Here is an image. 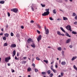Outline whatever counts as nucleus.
Masks as SVG:
<instances>
[{"label":"nucleus","instance_id":"1","mask_svg":"<svg viewBox=\"0 0 77 77\" xmlns=\"http://www.w3.org/2000/svg\"><path fill=\"white\" fill-rule=\"evenodd\" d=\"M49 10L50 9H45V11H47L45 12L43 14H42V16H47V15H48L49 14H50V12H49Z\"/></svg>","mask_w":77,"mask_h":77},{"label":"nucleus","instance_id":"2","mask_svg":"<svg viewBox=\"0 0 77 77\" xmlns=\"http://www.w3.org/2000/svg\"><path fill=\"white\" fill-rule=\"evenodd\" d=\"M66 29L68 30H69L70 32H72V29H71V26L70 25H67L66 27Z\"/></svg>","mask_w":77,"mask_h":77},{"label":"nucleus","instance_id":"3","mask_svg":"<svg viewBox=\"0 0 77 77\" xmlns=\"http://www.w3.org/2000/svg\"><path fill=\"white\" fill-rule=\"evenodd\" d=\"M18 9L15 8L11 9V11H12V12H15V13H17V12L18 11Z\"/></svg>","mask_w":77,"mask_h":77},{"label":"nucleus","instance_id":"4","mask_svg":"<svg viewBox=\"0 0 77 77\" xmlns=\"http://www.w3.org/2000/svg\"><path fill=\"white\" fill-rule=\"evenodd\" d=\"M10 59H11V57H6L5 59V62H8Z\"/></svg>","mask_w":77,"mask_h":77},{"label":"nucleus","instance_id":"5","mask_svg":"<svg viewBox=\"0 0 77 77\" xmlns=\"http://www.w3.org/2000/svg\"><path fill=\"white\" fill-rule=\"evenodd\" d=\"M33 39H31V38H29L27 40V42L28 43H30V42H33Z\"/></svg>","mask_w":77,"mask_h":77},{"label":"nucleus","instance_id":"6","mask_svg":"<svg viewBox=\"0 0 77 77\" xmlns=\"http://www.w3.org/2000/svg\"><path fill=\"white\" fill-rule=\"evenodd\" d=\"M42 38V37H41V35H40L39 36L38 38H37V40H38V42H39V41Z\"/></svg>","mask_w":77,"mask_h":77},{"label":"nucleus","instance_id":"7","mask_svg":"<svg viewBox=\"0 0 77 77\" xmlns=\"http://www.w3.org/2000/svg\"><path fill=\"white\" fill-rule=\"evenodd\" d=\"M57 33L58 35H60L63 36H65V35H64V34H61L60 32L59 31H57Z\"/></svg>","mask_w":77,"mask_h":77},{"label":"nucleus","instance_id":"8","mask_svg":"<svg viewBox=\"0 0 77 77\" xmlns=\"http://www.w3.org/2000/svg\"><path fill=\"white\" fill-rule=\"evenodd\" d=\"M71 42V39H68L67 40H66V43L68 44V43H69Z\"/></svg>","mask_w":77,"mask_h":77},{"label":"nucleus","instance_id":"9","mask_svg":"<svg viewBox=\"0 0 77 77\" xmlns=\"http://www.w3.org/2000/svg\"><path fill=\"white\" fill-rule=\"evenodd\" d=\"M11 47L12 48H14L15 47H16V45L15 44H12L11 46Z\"/></svg>","mask_w":77,"mask_h":77},{"label":"nucleus","instance_id":"10","mask_svg":"<svg viewBox=\"0 0 77 77\" xmlns=\"http://www.w3.org/2000/svg\"><path fill=\"white\" fill-rule=\"evenodd\" d=\"M31 46L32 48H35V44L33 43L31 45Z\"/></svg>","mask_w":77,"mask_h":77},{"label":"nucleus","instance_id":"11","mask_svg":"<svg viewBox=\"0 0 77 77\" xmlns=\"http://www.w3.org/2000/svg\"><path fill=\"white\" fill-rule=\"evenodd\" d=\"M45 33L46 35H48L49 33V30L48 29H47L46 30H45Z\"/></svg>","mask_w":77,"mask_h":77},{"label":"nucleus","instance_id":"12","mask_svg":"<svg viewBox=\"0 0 77 77\" xmlns=\"http://www.w3.org/2000/svg\"><path fill=\"white\" fill-rule=\"evenodd\" d=\"M51 69L52 71H53V72L54 73L56 72H57V71H56V70L53 69V68L51 67Z\"/></svg>","mask_w":77,"mask_h":77},{"label":"nucleus","instance_id":"13","mask_svg":"<svg viewBox=\"0 0 77 77\" xmlns=\"http://www.w3.org/2000/svg\"><path fill=\"white\" fill-rule=\"evenodd\" d=\"M13 57H14V56L15 55V54H16V51L15 50H14L13 51Z\"/></svg>","mask_w":77,"mask_h":77},{"label":"nucleus","instance_id":"14","mask_svg":"<svg viewBox=\"0 0 77 77\" xmlns=\"http://www.w3.org/2000/svg\"><path fill=\"white\" fill-rule=\"evenodd\" d=\"M61 65H66V62L64 61H63L61 62Z\"/></svg>","mask_w":77,"mask_h":77},{"label":"nucleus","instance_id":"15","mask_svg":"<svg viewBox=\"0 0 77 77\" xmlns=\"http://www.w3.org/2000/svg\"><path fill=\"white\" fill-rule=\"evenodd\" d=\"M60 29L61 30H62V31L63 32L65 33V30H64V29H63V28L61 27L60 28Z\"/></svg>","mask_w":77,"mask_h":77},{"label":"nucleus","instance_id":"16","mask_svg":"<svg viewBox=\"0 0 77 77\" xmlns=\"http://www.w3.org/2000/svg\"><path fill=\"white\" fill-rule=\"evenodd\" d=\"M60 29L61 30H62V31L63 32L65 33V30H64V29H63V28L61 27L60 28Z\"/></svg>","mask_w":77,"mask_h":77},{"label":"nucleus","instance_id":"17","mask_svg":"<svg viewBox=\"0 0 77 77\" xmlns=\"http://www.w3.org/2000/svg\"><path fill=\"white\" fill-rule=\"evenodd\" d=\"M77 58V57H73L72 59V60L73 61L74 60H75V59Z\"/></svg>","mask_w":77,"mask_h":77},{"label":"nucleus","instance_id":"18","mask_svg":"<svg viewBox=\"0 0 77 77\" xmlns=\"http://www.w3.org/2000/svg\"><path fill=\"white\" fill-rule=\"evenodd\" d=\"M66 35L67 36H68V37H69V38H70V37H71V35H69V34L68 33H66Z\"/></svg>","mask_w":77,"mask_h":77},{"label":"nucleus","instance_id":"19","mask_svg":"<svg viewBox=\"0 0 77 77\" xmlns=\"http://www.w3.org/2000/svg\"><path fill=\"white\" fill-rule=\"evenodd\" d=\"M46 73L45 72H42V75H44V76H45L46 75L45 74Z\"/></svg>","mask_w":77,"mask_h":77},{"label":"nucleus","instance_id":"20","mask_svg":"<svg viewBox=\"0 0 77 77\" xmlns=\"http://www.w3.org/2000/svg\"><path fill=\"white\" fill-rule=\"evenodd\" d=\"M57 49L58 50H59V51H61V50H62V48L60 47L57 48Z\"/></svg>","mask_w":77,"mask_h":77},{"label":"nucleus","instance_id":"21","mask_svg":"<svg viewBox=\"0 0 77 77\" xmlns=\"http://www.w3.org/2000/svg\"><path fill=\"white\" fill-rule=\"evenodd\" d=\"M0 3L1 4H4L5 3V1H1L0 2Z\"/></svg>","mask_w":77,"mask_h":77},{"label":"nucleus","instance_id":"22","mask_svg":"<svg viewBox=\"0 0 77 77\" xmlns=\"http://www.w3.org/2000/svg\"><path fill=\"white\" fill-rule=\"evenodd\" d=\"M4 35L6 37H8L9 36V34H8L7 33L5 34Z\"/></svg>","mask_w":77,"mask_h":77},{"label":"nucleus","instance_id":"23","mask_svg":"<svg viewBox=\"0 0 77 77\" xmlns=\"http://www.w3.org/2000/svg\"><path fill=\"white\" fill-rule=\"evenodd\" d=\"M22 64H25V63H26V61H23L22 62Z\"/></svg>","mask_w":77,"mask_h":77},{"label":"nucleus","instance_id":"24","mask_svg":"<svg viewBox=\"0 0 77 77\" xmlns=\"http://www.w3.org/2000/svg\"><path fill=\"white\" fill-rule=\"evenodd\" d=\"M72 34H74V35L77 34V32H74V31H72Z\"/></svg>","mask_w":77,"mask_h":77},{"label":"nucleus","instance_id":"25","mask_svg":"<svg viewBox=\"0 0 77 77\" xmlns=\"http://www.w3.org/2000/svg\"><path fill=\"white\" fill-rule=\"evenodd\" d=\"M63 20H68V18L66 17H63Z\"/></svg>","mask_w":77,"mask_h":77},{"label":"nucleus","instance_id":"26","mask_svg":"<svg viewBox=\"0 0 77 77\" xmlns=\"http://www.w3.org/2000/svg\"><path fill=\"white\" fill-rule=\"evenodd\" d=\"M73 68L74 69H75V70H76V71H77V67H76V66H75V65H74L73 66Z\"/></svg>","mask_w":77,"mask_h":77},{"label":"nucleus","instance_id":"27","mask_svg":"<svg viewBox=\"0 0 77 77\" xmlns=\"http://www.w3.org/2000/svg\"><path fill=\"white\" fill-rule=\"evenodd\" d=\"M47 73L48 74H50L51 73V71L50 70H49L47 71Z\"/></svg>","mask_w":77,"mask_h":77},{"label":"nucleus","instance_id":"28","mask_svg":"<svg viewBox=\"0 0 77 77\" xmlns=\"http://www.w3.org/2000/svg\"><path fill=\"white\" fill-rule=\"evenodd\" d=\"M7 46H8V44L6 43H5L4 45V47H6Z\"/></svg>","mask_w":77,"mask_h":77},{"label":"nucleus","instance_id":"29","mask_svg":"<svg viewBox=\"0 0 77 77\" xmlns=\"http://www.w3.org/2000/svg\"><path fill=\"white\" fill-rule=\"evenodd\" d=\"M27 69L28 71H29V72L31 71V68H30V67L28 68Z\"/></svg>","mask_w":77,"mask_h":77},{"label":"nucleus","instance_id":"30","mask_svg":"<svg viewBox=\"0 0 77 77\" xmlns=\"http://www.w3.org/2000/svg\"><path fill=\"white\" fill-rule=\"evenodd\" d=\"M37 26L38 29H41V26H39V25H38Z\"/></svg>","mask_w":77,"mask_h":77},{"label":"nucleus","instance_id":"31","mask_svg":"<svg viewBox=\"0 0 77 77\" xmlns=\"http://www.w3.org/2000/svg\"><path fill=\"white\" fill-rule=\"evenodd\" d=\"M53 12L54 14H56V9H54L53 10Z\"/></svg>","mask_w":77,"mask_h":77},{"label":"nucleus","instance_id":"32","mask_svg":"<svg viewBox=\"0 0 77 77\" xmlns=\"http://www.w3.org/2000/svg\"><path fill=\"white\" fill-rule=\"evenodd\" d=\"M41 5L42 7H44L45 6V4L43 5L42 4H41Z\"/></svg>","mask_w":77,"mask_h":77},{"label":"nucleus","instance_id":"33","mask_svg":"<svg viewBox=\"0 0 77 77\" xmlns=\"http://www.w3.org/2000/svg\"><path fill=\"white\" fill-rule=\"evenodd\" d=\"M44 62H45V63H48V60H44Z\"/></svg>","mask_w":77,"mask_h":77},{"label":"nucleus","instance_id":"34","mask_svg":"<svg viewBox=\"0 0 77 77\" xmlns=\"http://www.w3.org/2000/svg\"><path fill=\"white\" fill-rule=\"evenodd\" d=\"M72 15L73 17H75L76 15V14L75 13H73L72 14Z\"/></svg>","mask_w":77,"mask_h":77},{"label":"nucleus","instance_id":"35","mask_svg":"<svg viewBox=\"0 0 77 77\" xmlns=\"http://www.w3.org/2000/svg\"><path fill=\"white\" fill-rule=\"evenodd\" d=\"M3 39L5 41L6 40V37H3Z\"/></svg>","mask_w":77,"mask_h":77},{"label":"nucleus","instance_id":"36","mask_svg":"<svg viewBox=\"0 0 77 77\" xmlns=\"http://www.w3.org/2000/svg\"><path fill=\"white\" fill-rule=\"evenodd\" d=\"M49 19L50 20H51V21H53V19L51 17H49Z\"/></svg>","mask_w":77,"mask_h":77},{"label":"nucleus","instance_id":"37","mask_svg":"<svg viewBox=\"0 0 77 77\" xmlns=\"http://www.w3.org/2000/svg\"><path fill=\"white\" fill-rule=\"evenodd\" d=\"M53 73H51L50 75V77H53Z\"/></svg>","mask_w":77,"mask_h":77},{"label":"nucleus","instance_id":"38","mask_svg":"<svg viewBox=\"0 0 77 77\" xmlns=\"http://www.w3.org/2000/svg\"><path fill=\"white\" fill-rule=\"evenodd\" d=\"M35 72H37L38 71V70L36 69H35Z\"/></svg>","mask_w":77,"mask_h":77},{"label":"nucleus","instance_id":"39","mask_svg":"<svg viewBox=\"0 0 77 77\" xmlns=\"http://www.w3.org/2000/svg\"><path fill=\"white\" fill-rule=\"evenodd\" d=\"M11 36H14V33L12 32H11Z\"/></svg>","mask_w":77,"mask_h":77},{"label":"nucleus","instance_id":"40","mask_svg":"<svg viewBox=\"0 0 77 77\" xmlns=\"http://www.w3.org/2000/svg\"><path fill=\"white\" fill-rule=\"evenodd\" d=\"M37 33H38L39 34H40V33H41V32L39 30H37Z\"/></svg>","mask_w":77,"mask_h":77},{"label":"nucleus","instance_id":"41","mask_svg":"<svg viewBox=\"0 0 77 77\" xmlns=\"http://www.w3.org/2000/svg\"><path fill=\"white\" fill-rule=\"evenodd\" d=\"M64 53H65V51H62V54H64Z\"/></svg>","mask_w":77,"mask_h":77},{"label":"nucleus","instance_id":"42","mask_svg":"<svg viewBox=\"0 0 77 77\" xmlns=\"http://www.w3.org/2000/svg\"><path fill=\"white\" fill-rule=\"evenodd\" d=\"M63 72H61V76H63Z\"/></svg>","mask_w":77,"mask_h":77},{"label":"nucleus","instance_id":"43","mask_svg":"<svg viewBox=\"0 0 77 77\" xmlns=\"http://www.w3.org/2000/svg\"><path fill=\"white\" fill-rule=\"evenodd\" d=\"M8 17H10L11 15L10 14V13H9V12L8 13Z\"/></svg>","mask_w":77,"mask_h":77},{"label":"nucleus","instance_id":"44","mask_svg":"<svg viewBox=\"0 0 77 77\" xmlns=\"http://www.w3.org/2000/svg\"><path fill=\"white\" fill-rule=\"evenodd\" d=\"M30 23H34V21L33 20H31L30 21Z\"/></svg>","mask_w":77,"mask_h":77},{"label":"nucleus","instance_id":"45","mask_svg":"<svg viewBox=\"0 0 77 77\" xmlns=\"http://www.w3.org/2000/svg\"><path fill=\"white\" fill-rule=\"evenodd\" d=\"M17 36L18 37H20V35H19V34H17Z\"/></svg>","mask_w":77,"mask_h":77},{"label":"nucleus","instance_id":"46","mask_svg":"<svg viewBox=\"0 0 77 77\" xmlns=\"http://www.w3.org/2000/svg\"><path fill=\"white\" fill-rule=\"evenodd\" d=\"M14 59H16V60H18V58H17V57L16 56L15 57Z\"/></svg>","mask_w":77,"mask_h":77},{"label":"nucleus","instance_id":"47","mask_svg":"<svg viewBox=\"0 0 77 77\" xmlns=\"http://www.w3.org/2000/svg\"><path fill=\"white\" fill-rule=\"evenodd\" d=\"M56 63H56V65H55V68H58V66H57V65H56Z\"/></svg>","mask_w":77,"mask_h":77},{"label":"nucleus","instance_id":"48","mask_svg":"<svg viewBox=\"0 0 77 77\" xmlns=\"http://www.w3.org/2000/svg\"><path fill=\"white\" fill-rule=\"evenodd\" d=\"M75 20H77V15L75 16Z\"/></svg>","mask_w":77,"mask_h":77},{"label":"nucleus","instance_id":"49","mask_svg":"<svg viewBox=\"0 0 77 77\" xmlns=\"http://www.w3.org/2000/svg\"><path fill=\"white\" fill-rule=\"evenodd\" d=\"M70 48H72V45H70L69 46Z\"/></svg>","mask_w":77,"mask_h":77},{"label":"nucleus","instance_id":"50","mask_svg":"<svg viewBox=\"0 0 77 77\" xmlns=\"http://www.w3.org/2000/svg\"><path fill=\"white\" fill-rule=\"evenodd\" d=\"M3 35V32H1L0 34V35H1V36H2V35Z\"/></svg>","mask_w":77,"mask_h":77},{"label":"nucleus","instance_id":"51","mask_svg":"<svg viewBox=\"0 0 77 77\" xmlns=\"http://www.w3.org/2000/svg\"><path fill=\"white\" fill-rule=\"evenodd\" d=\"M36 59L38 60H40V59L39 58H38V57H36Z\"/></svg>","mask_w":77,"mask_h":77},{"label":"nucleus","instance_id":"52","mask_svg":"<svg viewBox=\"0 0 77 77\" xmlns=\"http://www.w3.org/2000/svg\"><path fill=\"white\" fill-rule=\"evenodd\" d=\"M31 9H32V11H34V8H33L32 7H31Z\"/></svg>","mask_w":77,"mask_h":77},{"label":"nucleus","instance_id":"53","mask_svg":"<svg viewBox=\"0 0 77 77\" xmlns=\"http://www.w3.org/2000/svg\"><path fill=\"white\" fill-rule=\"evenodd\" d=\"M77 22H75L74 23V24H75V25H76L77 24Z\"/></svg>","mask_w":77,"mask_h":77},{"label":"nucleus","instance_id":"54","mask_svg":"<svg viewBox=\"0 0 77 77\" xmlns=\"http://www.w3.org/2000/svg\"><path fill=\"white\" fill-rule=\"evenodd\" d=\"M57 20H58V21H59L60 20H62L60 18H58L57 19Z\"/></svg>","mask_w":77,"mask_h":77},{"label":"nucleus","instance_id":"55","mask_svg":"<svg viewBox=\"0 0 77 77\" xmlns=\"http://www.w3.org/2000/svg\"><path fill=\"white\" fill-rule=\"evenodd\" d=\"M23 58L24 59H26L27 58V57H23Z\"/></svg>","mask_w":77,"mask_h":77},{"label":"nucleus","instance_id":"56","mask_svg":"<svg viewBox=\"0 0 77 77\" xmlns=\"http://www.w3.org/2000/svg\"><path fill=\"white\" fill-rule=\"evenodd\" d=\"M21 29H24V26H21Z\"/></svg>","mask_w":77,"mask_h":77},{"label":"nucleus","instance_id":"57","mask_svg":"<svg viewBox=\"0 0 77 77\" xmlns=\"http://www.w3.org/2000/svg\"><path fill=\"white\" fill-rule=\"evenodd\" d=\"M54 63V61H53V60H52V62L51 63V64H52V63Z\"/></svg>","mask_w":77,"mask_h":77},{"label":"nucleus","instance_id":"58","mask_svg":"<svg viewBox=\"0 0 77 77\" xmlns=\"http://www.w3.org/2000/svg\"><path fill=\"white\" fill-rule=\"evenodd\" d=\"M8 66H10V65H11V64H10L9 63H8Z\"/></svg>","mask_w":77,"mask_h":77},{"label":"nucleus","instance_id":"59","mask_svg":"<svg viewBox=\"0 0 77 77\" xmlns=\"http://www.w3.org/2000/svg\"><path fill=\"white\" fill-rule=\"evenodd\" d=\"M15 72V70H13L12 71V72Z\"/></svg>","mask_w":77,"mask_h":77},{"label":"nucleus","instance_id":"60","mask_svg":"<svg viewBox=\"0 0 77 77\" xmlns=\"http://www.w3.org/2000/svg\"><path fill=\"white\" fill-rule=\"evenodd\" d=\"M32 65H33V66H35V64H34V63H33V64H32Z\"/></svg>","mask_w":77,"mask_h":77},{"label":"nucleus","instance_id":"61","mask_svg":"<svg viewBox=\"0 0 77 77\" xmlns=\"http://www.w3.org/2000/svg\"><path fill=\"white\" fill-rule=\"evenodd\" d=\"M8 27L9 26H8V25H7L6 26V27H7V28H8Z\"/></svg>","mask_w":77,"mask_h":77},{"label":"nucleus","instance_id":"62","mask_svg":"<svg viewBox=\"0 0 77 77\" xmlns=\"http://www.w3.org/2000/svg\"><path fill=\"white\" fill-rule=\"evenodd\" d=\"M19 56V53H17V56Z\"/></svg>","mask_w":77,"mask_h":77},{"label":"nucleus","instance_id":"63","mask_svg":"<svg viewBox=\"0 0 77 77\" xmlns=\"http://www.w3.org/2000/svg\"><path fill=\"white\" fill-rule=\"evenodd\" d=\"M66 50V49L65 48H63V50Z\"/></svg>","mask_w":77,"mask_h":77},{"label":"nucleus","instance_id":"64","mask_svg":"<svg viewBox=\"0 0 77 77\" xmlns=\"http://www.w3.org/2000/svg\"><path fill=\"white\" fill-rule=\"evenodd\" d=\"M62 55L63 57H65V55L64 54H62Z\"/></svg>","mask_w":77,"mask_h":77}]
</instances>
